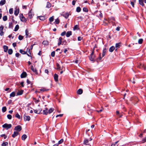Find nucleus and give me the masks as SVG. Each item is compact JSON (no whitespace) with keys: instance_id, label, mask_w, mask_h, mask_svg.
<instances>
[{"instance_id":"f257e3e1","label":"nucleus","mask_w":146,"mask_h":146,"mask_svg":"<svg viewBox=\"0 0 146 146\" xmlns=\"http://www.w3.org/2000/svg\"><path fill=\"white\" fill-rule=\"evenodd\" d=\"M2 127L3 128H5L6 129H8L11 127L12 125L11 124L5 123L2 125Z\"/></svg>"},{"instance_id":"f03ea898","label":"nucleus","mask_w":146,"mask_h":146,"mask_svg":"<svg viewBox=\"0 0 146 146\" xmlns=\"http://www.w3.org/2000/svg\"><path fill=\"white\" fill-rule=\"evenodd\" d=\"M95 58V56L94 55V52L93 51L90 56L89 57L90 59L92 61H94V60Z\"/></svg>"},{"instance_id":"7ed1b4c3","label":"nucleus","mask_w":146,"mask_h":146,"mask_svg":"<svg viewBox=\"0 0 146 146\" xmlns=\"http://www.w3.org/2000/svg\"><path fill=\"white\" fill-rule=\"evenodd\" d=\"M34 14L32 10H31L28 13V17L31 19L34 16Z\"/></svg>"},{"instance_id":"20e7f679","label":"nucleus","mask_w":146,"mask_h":146,"mask_svg":"<svg viewBox=\"0 0 146 146\" xmlns=\"http://www.w3.org/2000/svg\"><path fill=\"white\" fill-rule=\"evenodd\" d=\"M14 129L18 131H20L21 130L22 127L20 125H18L15 127Z\"/></svg>"},{"instance_id":"39448f33","label":"nucleus","mask_w":146,"mask_h":146,"mask_svg":"<svg viewBox=\"0 0 146 146\" xmlns=\"http://www.w3.org/2000/svg\"><path fill=\"white\" fill-rule=\"evenodd\" d=\"M19 10L18 8L16 7L14 11V14L17 16L19 13Z\"/></svg>"},{"instance_id":"423d86ee","label":"nucleus","mask_w":146,"mask_h":146,"mask_svg":"<svg viewBox=\"0 0 146 146\" xmlns=\"http://www.w3.org/2000/svg\"><path fill=\"white\" fill-rule=\"evenodd\" d=\"M24 118L26 121H29L30 119V117L29 116H27L26 114L24 115Z\"/></svg>"},{"instance_id":"0eeeda50","label":"nucleus","mask_w":146,"mask_h":146,"mask_svg":"<svg viewBox=\"0 0 146 146\" xmlns=\"http://www.w3.org/2000/svg\"><path fill=\"white\" fill-rule=\"evenodd\" d=\"M139 4L142 6H144V5L143 2L146 3V0H139Z\"/></svg>"},{"instance_id":"6e6552de","label":"nucleus","mask_w":146,"mask_h":146,"mask_svg":"<svg viewBox=\"0 0 146 146\" xmlns=\"http://www.w3.org/2000/svg\"><path fill=\"white\" fill-rule=\"evenodd\" d=\"M19 133L18 132L15 131L14 132L13 134L12 135V137L13 138H15V137L18 135Z\"/></svg>"},{"instance_id":"1a4fd4ad","label":"nucleus","mask_w":146,"mask_h":146,"mask_svg":"<svg viewBox=\"0 0 146 146\" xmlns=\"http://www.w3.org/2000/svg\"><path fill=\"white\" fill-rule=\"evenodd\" d=\"M43 112L44 114L47 115L48 113V109L47 108H46L45 109L43 110Z\"/></svg>"},{"instance_id":"9d476101","label":"nucleus","mask_w":146,"mask_h":146,"mask_svg":"<svg viewBox=\"0 0 146 146\" xmlns=\"http://www.w3.org/2000/svg\"><path fill=\"white\" fill-rule=\"evenodd\" d=\"M27 73L25 72H23L21 75V78H24L27 76Z\"/></svg>"},{"instance_id":"9b49d317","label":"nucleus","mask_w":146,"mask_h":146,"mask_svg":"<svg viewBox=\"0 0 146 146\" xmlns=\"http://www.w3.org/2000/svg\"><path fill=\"white\" fill-rule=\"evenodd\" d=\"M54 78L56 82H57L58 81V76L57 74H54Z\"/></svg>"},{"instance_id":"f8f14e48","label":"nucleus","mask_w":146,"mask_h":146,"mask_svg":"<svg viewBox=\"0 0 146 146\" xmlns=\"http://www.w3.org/2000/svg\"><path fill=\"white\" fill-rule=\"evenodd\" d=\"M62 15L65 18L67 19L68 17L69 14L68 13H66L63 14Z\"/></svg>"},{"instance_id":"ddd939ff","label":"nucleus","mask_w":146,"mask_h":146,"mask_svg":"<svg viewBox=\"0 0 146 146\" xmlns=\"http://www.w3.org/2000/svg\"><path fill=\"white\" fill-rule=\"evenodd\" d=\"M72 34V33L71 31H68L66 33V36L67 37H69Z\"/></svg>"},{"instance_id":"4468645a","label":"nucleus","mask_w":146,"mask_h":146,"mask_svg":"<svg viewBox=\"0 0 146 146\" xmlns=\"http://www.w3.org/2000/svg\"><path fill=\"white\" fill-rule=\"evenodd\" d=\"M77 92L78 94H81L82 93L83 90L82 89H80L77 91Z\"/></svg>"},{"instance_id":"2eb2a0df","label":"nucleus","mask_w":146,"mask_h":146,"mask_svg":"<svg viewBox=\"0 0 146 146\" xmlns=\"http://www.w3.org/2000/svg\"><path fill=\"white\" fill-rule=\"evenodd\" d=\"M62 39H63L61 37H60L59 38V39H58L59 42L58 43V46H59L61 44V42H62Z\"/></svg>"},{"instance_id":"dca6fc26","label":"nucleus","mask_w":146,"mask_h":146,"mask_svg":"<svg viewBox=\"0 0 146 146\" xmlns=\"http://www.w3.org/2000/svg\"><path fill=\"white\" fill-rule=\"evenodd\" d=\"M107 50L106 48H104L103 50L102 53V57H103L105 55V53L106 51Z\"/></svg>"},{"instance_id":"f3484780","label":"nucleus","mask_w":146,"mask_h":146,"mask_svg":"<svg viewBox=\"0 0 146 146\" xmlns=\"http://www.w3.org/2000/svg\"><path fill=\"white\" fill-rule=\"evenodd\" d=\"M115 47L114 46H112L109 49V51L110 52H112L113 51Z\"/></svg>"},{"instance_id":"a211bd4d","label":"nucleus","mask_w":146,"mask_h":146,"mask_svg":"<svg viewBox=\"0 0 146 146\" xmlns=\"http://www.w3.org/2000/svg\"><path fill=\"white\" fill-rule=\"evenodd\" d=\"M51 3L48 2H47L46 7L47 8H49L51 7Z\"/></svg>"},{"instance_id":"6ab92c4d","label":"nucleus","mask_w":146,"mask_h":146,"mask_svg":"<svg viewBox=\"0 0 146 146\" xmlns=\"http://www.w3.org/2000/svg\"><path fill=\"white\" fill-rule=\"evenodd\" d=\"M23 92V91L22 90H21V91H18L17 93V95H20L22 94Z\"/></svg>"},{"instance_id":"aec40b11","label":"nucleus","mask_w":146,"mask_h":146,"mask_svg":"<svg viewBox=\"0 0 146 146\" xmlns=\"http://www.w3.org/2000/svg\"><path fill=\"white\" fill-rule=\"evenodd\" d=\"M6 1L5 0H2L0 2V5H3L5 4V3Z\"/></svg>"},{"instance_id":"412c9836","label":"nucleus","mask_w":146,"mask_h":146,"mask_svg":"<svg viewBox=\"0 0 146 146\" xmlns=\"http://www.w3.org/2000/svg\"><path fill=\"white\" fill-rule=\"evenodd\" d=\"M27 137V136L26 135L24 134L22 136V139L23 140H25Z\"/></svg>"},{"instance_id":"4be33fe9","label":"nucleus","mask_w":146,"mask_h":146,"mask_svg":"<svg viewBox=\"0 0 146 146\" xmlns=\"http://www.w3.org/2000/svg\"><path fill=\"white\" fill-rule=\"evenodd\" d=\"M84 144L86 145H89L88 140L87 139H85L84 141Z\"/></svg>"},{"instance_id":"5701e85b","label":"nucleus","mask_w":146,"mask_h":146,"mask_svg":"<svg viewBox=\"0 0 146 146\" xmlns=\"http://www.w3.org/2000/svg\"><path fill=\"white\" fill-rule=\"evenodd\" d=\"M19 52L20 53H21L22 54H27V52L24 51L22 49H20L19 50Z\"/></svg>"},{"instance_id":"b1692460","label":"nucleus","mask_w":146,"mask_h":146,"mask_svg":"<svg viewBox=\"0 0 146 146\" xmlns=\"http://www.w3.org/2000/svg\"><path fill=\"white\" fill-rule=\"evenodd\" d=\"M39 19L41 20H44L45 18V17L44 16H40L38 17Z\"/></svg>"},{"instance_id":"393cba45","label":"nucleus","mask_w":146,"mask_h":146,"mask_svg":"<svg viewBox=\"0 0 146 146\" xmlns=\"http://www.w3.org/2000/svg\"><path fill=\"white\" fill-rule=\"evenodd\" d=\"M19 25H16L14 30V31H17L19 29Z\"/></svg>"},{"instance_id":"a878e982","label":"nucleus","mask_w":146,"mask_h":146,"mask_svg":"<svg viewBox=\"0 0 146 146\" xmlns=\"http://www.w3.org/2000/svg\"><path fill=\"white\" fill-rule=\"evenodd\" d=\"M15 92H12L10 95L11 97H13L15 96Z\"/></svg>"},{"instance_id":"bb28decb","label":"nucleus","mask_w":146,"mask_h":146,"mask_svg":"<svg viewBox=\"0 0 146 146\" xmlns=\"http://www.w3.org/2000/svg\"><path fill=\"white\" fill-rule=\"evenodd\" d=\"M3 48L5 52H6L8 49V47L6 46H3Z\"/></svg>"},{"instance_id":"cd10ccee","label":"nucleus","mask_w":146,"mask_h":146,"mask_svg":"<svg viewBox=\"0 0 146 146\" xmlns=\"http://www.w3.org/2000/svg\"><path fill=\"white\" fill-rule=\"evenodd\" d=\"M8 145V143L7 142H3L2 144V146H7Z\"/></svg>"},{"instance_id":"c85d7f7f","label":"nucleus","mask_w":146,"mask_h":146,"mask_svg":"<svg viewBox=\"0 0 146 146\" xmlns=\"http://www.w3.org/2000/svg\"><path fill=\"white\" fill-rule=\"evenodd\" d=\"M42 43L44 45H47L48 44V42L47 41H44Z\"/></svg>"},{"instance_id":"c756f323","label":"nucleus","mask_w":146,"mask_h":146,"mask_svg":"<svg viewBox=\"0 0 146 146\" xmlns=\"http://www.w3.org/2000/svg\"><path fill=\"white\" fill-rule=\"evenodd\" d=\"M7 108L5 106L3 107L2 108V110L3 112H4L6 111Z\"/></svg>"},{"instance_id":"7c9ffc66","label":"nucleus","mask_w":146,"mask_h":146,"mask_svg":"<svg viewBox=\"0 0 146 146\" xmlns=\"http://www.w3.org/2000/svg\"><path fill=\"white\" fill-rule=\"evenodd\" d=\"M54 109L53 108H51L49 110H48V113H52L54 111Z\"/></svg>"},{"instance_id":"2f4dec72","label":"nucleus","mask_w":146,"mask_h":146,"mask_svg":"<svg viewBox=\"0 0 146 146\" xmlns=\"http://www.w3.org/2000/svg\"><path fill=\"white\" fill-rule=\"evenodd\" d=\"M13 27V24L12 23L10 22L9 23V28H11L12 29Z\"/></svg>"},{"instance_id":"473e14b6","label":"nucleus","mask_w":146,"mask_h":146,"mask_svg":"<svg viewBox=\"0 0 146 146\" xmlns=\"http://www.w3.org/2000/svg\"><path fill=\"white\" fill-rule=\"evenodd\" d=\"M13 50L10 49L8 50V53L9 54H11L13 53Z\"/></svg>"},{"instance_id":"72a5a7b5","label":"nucleus","mask_w":146,"mask_h":146,"mask_svg":"<svg viewBox=\"0 0 146 146\" xmlns=\"http://www.w3.org/2000/svg\"><path fill=\"white\" fill-rule=\"evenodd\" d=\"M25 33H26V37L27 38L28 37L29 34V31L27 29L26 30Z\"/></svg>"},{"instance_id":"f704fd0d","label":"nucleus","mask_w":146,"mask_h":146,"mask_svg":"<svg viewBox=\"0 0 146 146\" xmlns=\"http://www.w3.org/2000/svg\"><path fill=\"white\" fill-rule=\"evenodd\" d=\"M143 41V40L142 38L139 39L138 40V43L139 44H141L142 43Z\"/></svg>"},{"instance_id":"c9c22d12","label":"nucleus","mask_w":146,"mask_h":146,"mask_svg":"<svg viewBox=\"0 0 146 146\" xmlns=\"http://www.w3.org/2000/svg\"><path fill=\"white\" fill-rule=\"evenodd\" d=\"M3 20L4 21H7V16L6 15L4 16L3 17Z\"/></svg>"},{"instance_id":"e433bc0d","label":"nucleus","mask_w":146,"mask_h":146,"mask_svg":"<svg viewBox=\"0 0 146 146\" xmlns=\"http://www.w3.org/2000/svg\"><path fill=\"white\" fill-rule=\"evenodd\" d=\"M81 10V8H80V7H78L76 9V11L78 12H79Z\"/></svg>"},{"instance_id":"4c0bfd02","label":"nucleus","mask_w":146,"mask_h":146,"mask_svg":"<svg viewBox=\"0 0 146 146\" xmlns=\"http://www.w3.org/2000/svg\"><path fill=\"white\" fill-rule=\"evenodd\" d=\"M20 19H21V21L23 22H25L26 21V19L24 17H23L22 18H21Z\"/></svg>"},{"instance_id":"58836bf2","label":"nucleus","mask_w":146,"mask_h":146,"mask_svg":"<svg viewBox=\"0 0 146 146\" xmlns=\"http://www.w3.org/2000/svg\"><path fill=\"white\" fill-rule=\"evenodd\" d=\"M120 43H116L115 44V47L116 48H119V47L120 46Z\"/></svg>"},{"instance_id":"ea45409f","label":"nucleus","mask_w":146,"mask_h":146,"mask_svg":"<svg viewBox=\"0 0 146 146\" xmlns=\"http://www.w3.org/2000/svg\"><path fill=\"white\" fill-rule=\"evenodd\" d=\"M15 117L18 118L20 119L21 118L20 115L18 113H17L15 115Z\"/></svg>"},{"instance_id":"a19ab883","label":"nucleus","mask_w":146,"mask_h":146,"mask_svg":"<svg viewBox=\"0 0 146 146\" xmlns=\"http://www.w3.org/2000/svg\"><path fill=\"white\" fill-rule=\"evenodd\" d=\"M78 26L77 25H75L73 28V29L74 30H77L78 29Z\"/></svg>"},{"instance_id":"79ce46f5","label":"nucleus","mask_w":146,"mask_h":146,"mask_svg":"<svg viewBox=\"0 0 146 146\" xmlns=\"http://www.w3.org/2000/svg\"><path fill=\"white\" fill-rule=\"evenodd\" d=\"M9 13L10 14H12L13 13V8L10 9L9 10Z\"/></svg>"},{"instance_id":"37998d69","label":"nucleus","mask_w":146,"mask_h":146,"mask_svg":"<svg viewBox=\"0 0 146 146\" xmlns=\"http://www.w3.org/2000/svg\"><path fill=\"white\" fill-rule=\"evenodd\" d=\"M135 0H132V1H131V4L133 7H134V2L135 1Z\"/></svg>"},{"instance_id":"c03bdc74","label":"nucleus","mask_w":146,"mask_h":146,"mask_svg":"<svg viewBox=\"0 0 146 146\" xmlns=\"http://www.w3.org/2000/svg\"><path fill=\"white\" fill-rule=\"evenodd\" d=\"M60 22V21L59 19L58 18H57L55 20V22L56 24H58Z\"/></svg>"},{"instance_id":"a18cd8bd","label":"nucleus","mask_w":146,"mask_h":146,"mask_svg":"<svg viewBox=\"0 0 146 146\" xmlns=\"http://www.w3.org/2000/svg\"><path fill=\"white\" fill-rule=\"evenodd\" d=\"M56 66H57V69L58 70H60V67L59 65V64L58 63H56Z\"/></svg>"},{"instance_id":"49530a36","label":"nucleus","mask_w":146,"mask_h":146,"mask_svg":"<svg viewBox=\"0 0 146 146\" xmlns=\"http://www.w3.org/2000/svg\"><path fill=\"white\" fill-rule=\"evenodd\" d=\"M54 18L52 16L49 19V20L50 22H52L54 21Z\"/></svg>"},{"instance_id":"de8ad7c7","label":"nucleus","mask_w":146,"mask_h":146,"mask_svg":"<svg viewBox=\"0 0 146 146\" xmlns=\"http://www.w3.org/2000/svg\"><path fill=\"white\" fill-rule=\"evenodd\" d=\"M0 136L1 137H3L5 139H6L7 137V135H6L5 134H4L1 135Z\"/></svg>"},{"instance_id":"09e8293b","label":"nucleus","mask_w":146,"mask_h":146,"mask_svg":"<svg viewBox=\"0 0 146 146\" xmlns=\"http://www.w3.org/2000/svg\"><path fill=\"white\" fill-rule=\"evenodd\" d=\"M23 37L21 35H19V39L20 40H22L23 39Z\"/></svg>"},{"instance_id":"8fccbe9b","label":"nucleus","mask_w":146,"mask_h":146,"mask_svg":"<svg viewBox=\"0 0 146 146\" xmlns=\"http://www.w3.org/2000/svg\"><path fill=\"white\" fill-rule=\"evenodd\" d=\"M12 116L11 115L9 114L7 115V118L9 119H11L12 118Z\"/></svg>"},{"instance_id":"3c124183","label":"nucleus","mask_w":146,"mask_h":146,"mask_svg":"<svg viewBox=\"0 0 146 146\" xmlns=\"http://www.w3.org/2000/svg\"><path fill=\"white\" fill-rule=\"evenodd\" d=\"M140 65V68H141V67H142L144 69H145V66L144 64H141Z\"/></svg>"},{"instance_id":"603ef678","label":"nucleus","mask_w":146,"mask_h":146,"mask_svg":"<svg viewBox=\"0 0 146 146\" xmlns=\"http://www.w3.org/2000/svg\"><path fill=\"white\" fill-rule=\"evenodd\" d=\"M63 142V139H61L58 142V145L59 144H60L62 143Z\"/></svg>"},{"instance_id":"864d4df0","label":"nucleus","mask_w":146,"mask_h":146,"mask_svg":"<svg viewBox=\"0 0 146 146\" xmlns=\"http://www.w3.org/2000/svg\"><path fill=\"white\" fill-rule=\"evenodd\" d=\"M102 57L101 56V53H100L99 57L97 58V61L100 60L102 59Z\"/></svg>"},{"instance_id":"5fc2aeb1","label":"nucleus","mask_w":146,"mask_h":146,"mask_svg":"<svg viewBox=\"0 0 146 146\" xmlns=\"http://www.w3.org/2000/svg\"><path fill=\"white\" fill-rule=\"evenodd\" d=\"M55 54V51H53L51 53V56L53 57H54V56Z\"/></svg>"},{"instance_id":"6e6d98bb","label":"nucleus","mask_w":146,"mask_h":146,"mask_svg":"<svg viewBox=\"0 0 146 146\" xmlns=\"http://www.w3.org/2000/svg\"><path fill=\"white\" fill-rule=\"evenodd\" d=\"M34 112L35 113H37V114H39L40 113V111H38L36 109L34 110Z\"/></svg>"},{"instance_id":"4d7b16f0","label":"nucleus","mask_w":146,"mask_h":146,"mask_svg":"<svg viewBox=\"0 0 146 146\" xmlns=\"http://www.w3.org/2000/svg\"><path fill=\"white\" fill-rule=\"evenodd\" d=\"M4 29V27L3 26H1L0 27V31H3Z\"/></svg>"},{"instance_id":"13d9d810","label":"nucleus","mask_w":146,"mask_h":146,"mask_svg":"<svg viewBox=\"0 0 146 146\" xmlns=\"http://www.w3.org/2000/svg\"><path fill=\"white\" fill-rule=\"evenodd\" d=\"M33 71L34 72H35L36 74H38V73L37 72V70L36 69H35Z\"/></svg>"},{"instance_id":"bf43d9fd","label":"nucleus","mask_w":146,"mask_h":146,"mask_svg":"<svg viewBox=\"0 0 146 146\" xmlns=\"http://www.w3.org/2000/svg\"><path fill=\"white\" fill-rule=\"evenodd\" d=\"M83 11H84L85 12H88V9L86 7H84L83 8Z\"/></svg>"},{"instance_id":"052dcab7","label":"nucleus","mask_w":146,"mask_h":146,"mask_svg":"<svg viewBox=\"0 0 146 146\" xmlns=\"http://www.w3.org/2000/svg\"><path fill=\"white\" fill-rule=\"evenodd\" d=\"M66 34V32L65 31H64L63 32H62L61 34V35L62 36H64V35Z\"/></svg>"},{"instance_id":"680f3d73","label":"nucleus","mask_w":146,"mask_h":146,"mask_svg":"<svg viewBox=\"0 0 146 146\" xmlns=\"http://www.w3.org/2000/svg\"><path fill=\"white\" fill-rule=\"evenodd\" d=\"M82 39V38L81 36L78 37V41H81Z\"/></svg>"},{"instance_id":"e2e57ef3","label":"nucleus","mask_w":146,"mask_h":146,"mask_svg":"<svg viewBox=\"0 0 146 146\" xmlns=\"http://www.w3.org/2000/svg\"><path fill=\"white\" fill-rule=\"evenodd\" d=\"M33 99L35 100V102L36 103L38 102L39 101V100H36V99L35 98H34Z\"/></svg>"},{"instance_id":"0e129e2a","label":"nucleus","mask_w":146,"mask_h":146,"mask_svg":"<svg viewBox=\"0 0 146 146\" xmlns=\"http://www.w3.org/2000/svg\"><path fill=\"white\" fill-rule=\"evenodd\" d=\"M4 33L3 31H0V35L1 36H2L3 35H4Z\"/></svg>"},{"instance_id":"69168bd1","label":"nucleus","mask_w":146,"mask_h":146,"mask_svg":"<svg viewBox=\"0 0 146 146\" xmlns=\"http://www.w3.org/2000/svg\"><path fill=\"white\" fill-rule=\"evenodd\" d=\"M20 55V54L18 53H16L15 54V56L17 57H19Z\"/></svg>"},{"instance_id":"338daca9","label":"nucleus","mask_w":146,"mask_h":146,"mask_svg":"<svg viewBox=\"0 0 146 146\" xmlns=\"http://www.w3.org/2000/svg\"><path fill=\"white\" fill-rule=\"evenodd\" d=\"M63 116L62 114H60L58 115H57L56 116V117H62Z\"/></svg>"},{"instance_id":"774afa93","label":"nucleus","mask_w":146,"mask_h":146,"mask_svg":"<svg viewBox=\"0 0 146 146\" xmlns=\"http://www.w3.org/2000/svg\"><path fill=\"white\" fill-rule=\"evenodd\" d=\"M38 111H40V112L41 111L42 109L39 107L38 109H36Z\"/></svg>"}]
</instances>
